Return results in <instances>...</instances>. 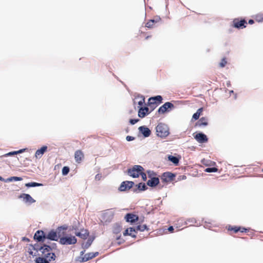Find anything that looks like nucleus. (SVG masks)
Here are the masks:
<instances>
[{"label": "nucleus", "mask_w": 263, "mask_h": 263, "mask_svg": "<svg viewBox=\"0 0 263 263\" xmlns=\"http://www.w3.org/2000/svg\"><path fill=\"white\" fill-rule=\"evenodd\" d=\"M86 259V256L85 255L84 256H79L77 257L76 259V260L80 262H84L87 261Z\"/></svg>", "instance_id": "obj_42"}, {"label": "nucleus", "mask_w": 263, "mask_h": 263, "mask_svg": "<svg viewBox=\"0 0 263 263\" xmlns=\"http://www.w3.org/2000/svg\"><path fill=\"white\" fill-rule=\"evenodd\" d=\"M63 236L60 238L59 242L62 245H74L77 242V238L71 235H67L66 232H62Z\"/></svg>", "instance_id": "obj_3"}, {"label": "nucleus", "mask_w": 263, "mask_h": 263, "mask_svg": "<svg viewBox=\"0 0 263 263\" xmlns=\"http://www.w3.org/2000/svg\"><path fill=\"white\" fill-rule=\"evenodd\" d=\"M140 176H141L142 179L144 181H146L147 180V176L146 173H144V171H142L140 174Z\"/></svg>", "instance_id": "obj_49"}, {"label": "nucleus", "mask_w": 263, "mask_h": 263, "mask_svg": "<svg viewBox=\"0 0 263 263\" xmlns=\"http://www.w3.org/2000/svg\"><path fill=\"white\" fill-rule=\"evenodd\" d=\"M15 155H17L16 151H12L4 155V157H9V156H12Z\"/></svg>", "instance_id": "obj_47"}, {"label": "nucleus", "mask_w": 263, "mask_h": 263, "mask_svg": "<svg viewBox=\"0 0 263 263\" xmlns=\"http://www.w3.org/2000/svg\"><path fill=\"white\" fill-rule=\"evenodd\" d=\"M169 232L172 233L174 232V228L173 227V226H170L168 228V229Z\"/></svg>", "instance_id": "obj_60"}, {"label": "nucleus", "mask_w": 263, "mask_h": 263, "mask_svg": "<svg viewBox=\"0 0 263 263\" xmlns=\"http://www.w3.org/2000/svg\"><path fill=\"white\" fill-rule=\"evenodd\" d=\"M46 233L42 230H37L33 235V239L36 242H41L42 243H44L46 239Z\"/></svg>", "instance_id": "obj_7"}, {"label": "nucleus", "mask_w": 263, "mask_h": 263, "mask_svg": "<svg viewBox=\"0 0 263 263\" xmlns=\"http://www.w3.org/2000/svg\"><path fill=\"white\" fill-rule=\"evenodd\" d=\"M99 253L98 252H90V253H86L85 254V256H86L87 261H88V260L97 257L99 255Z\"/></svg>", "instance_id": "obj_33"}, {"label": "nucleus", "mask_w": 263, "mask_h": 263, "mask_svg": "<svg viewBox=\"0 0 263 263\" xmlns=\"http://www.w3.org/2000/svg\"><path fill=\"white\" fill-rule=\"evenodd\" d=\"M22 240L23 241H27V242H29L30 241V239L26 237H22Z\"/></svg>", "instance_id": "obj_61"}, {"label": "nucleus", "mask_w": 263, "mask_h": 263, "mask_svg": "<svg viewBox=\"0 0 263 263\" xmlns=\"http://www.w3.org/2000/svg\"><path fill=\"white\" fill-rule=\"evenodd\" d=\"M138 116L140 118H143L151 113L149 107L147 106L138 107Z\"/></svg>", "instance_id": "obj_13"}, {"label": "nucleus", "mask_w": 263, "mask_h": 263, "mask_svg": "<svg viewBox=\"0 0 263 263\" xmlns=\"http://www.w3.org/2000/svg\"><path fill=\"white\" fill-rule=\"evenodd\" d=\"M160 183V179L158 177L152 178L149 179L146 182V184L149 187L154 188L157 186L159 185Z\"/></svg>", "instance_id": "obj_18"}, {"label": "nucleus", "mask_w": 263, "mask_h": 263, "mask_svg": "<svg viewBox=\"0 0 263 263\" xmlns=\"http://www.w3.org/2000/svg\"><path fill=\"white\" fill-rule=\"evenodd\" d=\"M175 108L174 105L171 102H166L161 106L157 111L158 114L168 112Z\"/></svg>", "instance_id": "obj_5"}, {"label": "nucleus", "mask_w": 263, "mask_h": 263, "mask_svg": "<svg viewBox=\"0 0 263 263\" xmlns=\"http://www.w3.org/2000/svg\"><path fill=\"white\" fill-rule=\"evenodd\" d=\"M142 171H144L143 166L140 165H135L132 167L127 168V174L133 178H137L140 176Z\"/></svg>", "instance_id": "obj_4"}, {"label": "nucleus", "mask_w": 263, "mask_h": 263, "mask_svg": "<svg viewBox=\"0 0 263 263\" xmlns=\"http://www.w3.org/2000/svg\"><path fill=\"white\" fill-rule=\"evenodd\" d=\"M122 230V226L118 223L114 224L112 228V232L115 234H119Z\"/></svg>", "instance_id": "obj_29"}, {"label": "nucleus", "mask_w": 263, "mask_h": 263, "mask_svg": "<svg viewBox=\"0 0 263 263\" xmlns=\"http://www.w3.org/2000/svg\"><path fill=\"white\" fill-rule=\"evenodd\" d=\"M116 239L118 240H120V241L117 242V244L118 245H120L121 244L123 243L125 241V240L124 239H121V235L118 236H117V238H116Z\"/></svg>", "instance_id": "obj_50"}, {"label": "nucleus", "mask_w": 263, "mask_h": 263, "mask_svg": "<svg viewBox=\"0 0 263 263\" xmlns=\"http://www.w3.org/2000/svg\"><path fill=\"white\" fill-rule=\"evenodd\" d=\"M29 246L32 248L33 250L35 251L37 254H38L39 251L41 252L42 250L45 249V243L39 245L38 242H36L34 245L30 244Z\"/></svg>", "instance_id": "obj_23"}, {"label": "nucleus", "mask_w": 263, "mask_h": 263, "mask_svg": "<svg viewBox=\"0 0 263 263\" xmlns=\"http://www.w3.org/2000/svg\"><path fill=\"white\" fill-rule=\"evenodd\" d=\"M218 171V168L216 167H209L204 170L206 173H216Z\"/></svg>", "instance_id": "obj_39"}, {"label": "nucleus", "mask_w": 263, "mask_h": 263, "mask_svg": "<svg viewBox=\"0 0 263 263\" xmlns=\"http://www.w3.org/2000/svg\"><path fill=\"white\" fill-rule=\"evenodd\" d=\"M135 139V138L134 137L130 136H127L126 137V140L128 142L132 141Z\"/></svg>", "instance_id": "obj_54"}, {"label": "nucleus", "mask_w": 263, "mask_h": 263, "mask_svg": "<svg viewBox=\"0 0 263 263\" xmlns=\"http://www.w3.org/2000/svg\"><path fill=\"white\" fill-rule=\"evenodd\" d=\"M0 180L4 181L5 182H7V181L6 180V179L4 178L1 176H0Z\"/></svg>", "instance_id": "obj_63"}, {"label": "nucleus", "mask_w": 263, "mask_h": 263, "mask_svg": "<svg viewBox=\"0 0 263 263\" xmlns=\"http://www.w3.org/2000/svg\"><path fill=\"white\" fill-rule=\"evenodd\" d=\"M129 230L130 231V233H132L133 232H134L135 233H137V231L136 227H129L128 228Z\"/></svg>", "instance_id": "obj_57"}, {"label": "nucleus", "mask_w": 263, "mask_h": 263, "mask_svg": "<svg viewBox=\"0 0 263 263\" xmlns=\"http://www.w3.org/2000/svg\"><path fill=\"white\" fill-rule=\"evenodd\" d=\"M55 231H56V232L57 233V235L59 236V239L60 240V238L63 236L62 232H61L62 231H59L58 230V228L56 229V230H55Z\"/></svg>", "instance_id": "obj_55"}, {"label": "nucleus", "mask_w": 263, "mask_h": 263, "mask_svg": "<svg viewBox=\"0 0 263 263\" xmlns=\"http://www.w3.org/2000/svg\"><path fill=\"white\" fill-rule=\"evenodd\" d=\"M123 235L124 236H130L133 238H136L137 236L135 234H133L132 233L129 232V229L127 228L123 233Z\"/></svg>", "instance_id": "obj_38"}, {"label": "nucleus", "mask_w": 263, "mask_h": 263, "mask_svg": "<svg viewBox=\"0 0 263 263\" xmlns=\"http://www.w3.org/2000/svg\"><path fill=\"white\" fill-rule=\"evenodd\" d=\"M114 217V213L112 212L108 211L102 215V219L105 223H109Z\"/></svg>", "instance_id": "obj_20"}, {"label": "nucleus", "mask_w": 263, "mask_h": 263, "mask_svg": "<svg viewBox=\"0 0 263 263\" xmlns=\"http://www.w3.org/2000/svg\"><path fill=\"white\" fill-rule=\"evenodd\" d=\"M176 176L175 173L166 172L162 174L161 176V179L162 182L164 183H168L174 181Z\"/></svg>", "instance_id": "obj_8"}, {"label": "nucleus", "mask_w": 263, "mask_h": 263, "mask_svg": "<svg viewBox=\"0 0 263 263\" xmlns=\"http://www.w3.org/2000/svg\"><path fill=\"white\" fill-rule=\"evenodd\" d=\"M156 132L157 136L162 138H165L170 134L169 127L165 123H159L156 127Z\"/></svg>", "instance_id": "obj_2"}, {"label": "nucleus", "mask_w": 263, "mask_h": 263, "mask_svg": "<svg viewBox=\"0 0 263 263\" xmlns=\"http://www.w3.org/2000/svg\"><path fill=\"white\" fill-rule=\"evenodd\" d=\"M27 149V148H22V149H20L18 151H16L17 154H22V153L25 152Z\"/></svg>", "instance_id": "obj_56"}, {"label": "nucleus", "mask_w": 263, "mask_h": 263, "mask_svg": "<svg viewBox=\"0 0 263 263\" xmlns=\"http://www.w3.org/2000/svg\"><path fill=\"white\" fill-rule=\"evenodd\" d=\"M161 18L159 16H156L154 18L151 19L146 23L145 24V27L148 28H151L153 27L154 23H156L160 21Z\"/></svg>", "instance_id": "obj_25"}, {"label": "nucleus", "mask_w": 263, "mask_h": 263, "mask_svg": "<svg viewBox=\"0 0 263 263\" xmlns=\"http://www.w3.org/2000/svg\"><path fill=\"white\" fill-rule=\"evenodd\" d=\"M72 229L74 230H78V227L77 226H72Z\"/></svg>", "instance_id": "obj_64"}, {"label": "nucleus", "mask_w": 263, "mask_h": 263, "mask_svg": "<svg viewBox=\"0 0 263 263\" xmlns=\"http://www.w3.org/2000/svg\"><path fill=\"white\" fill-rule=\"evenodd\" d=\"M19 198H23L24 202L26 203H29V204H31L35 202V200L29 194H21L20 195Z\"/></svg>", "instance_id": "obj_17"}, {"label": "nucleus", "mask_w": 263, "mask_h": 263, "mask_svg": "<svg viewBox=\"0 0 263 263\" xmlns=\"http://www.w3.org/2000/svg\"><path fill=\"white\" fill-rule=\"evenodd\" d=\"M163 98L160 95L151 97L148 99V104H157V105L162 103Z\"/></svg>", "instance_id": "obj_16"}, {"label": "nucleus", "mask_w": 263, "mask_h": 263, "mask_svg": "<svg viewBox=\"0 0 263 263\" xmlns=\"http://www.w3.org/2000/svg\"><path fill=\"white\" fill-rule=\"evenodd\" d=\"M240 226H229V227L228 228V230L229 231H232L235 233H237V232H238L239 231V230H240Z\"/></svg>", "instance_id": "obj_37"}, {"label": "nucleus", "mask_w": 263, "mask_h": 263, "mask_svg": "<svg viewBox=\"0 0 263 263\" xmlns=\"http://www.w3.org/2000/svg\"><path fill=\"white\" fill-rule=\"evenodd\" d=\"M209 123L208 122V118L205 117H202L199 120L196 122L195 124V127L206 126Z\"/></svg>", "instance_id": "obj_24"}, {"label": "nucleus", "mask_w": 263, "mask_h": 263, "mask_svg": "<svg viewBox=\"0 0 263 263\" xmlns=\"http://www.w3.org/2000/svg\"><path fill=\"white\" fill-rule=\"evenodd\" d=\"M147 106H149V109L151 108L150 111L151 112L152 111H153L157 107V106L158 105L157 104H155L153 105V104H150V103L149 104L147 103Z\"/></svg>", "instance_id": "obj_51"}, {"label": "nucleus", "mask_w": 263, "mask_h": 263, "mask_svg": "<svg viewBox=\"0 0 263 263\" xmlns=\"http://www.w3.org/2000/svg\"><path fill=\"white\" fill-rule=\"evenodd\" d=\"M68 229V226L66 224H64L58 227V230L59 231H66Z\"/></svg>", "instance_id": "obj_46"}, {"label": "nucleus", "mask_w": 263, "mask_h": 263, "mask_svg": "<svg viewBox=\"0 0 263 263\" xmlns=\"http://www.w3.org/2000/svg\"><path fill=\"white\" fill-rule=\"evenodd\" d=\"M186 179V176L185 175H184L179 176V178H178V179L179 180H185Z\"/></svg>", "instance_id": "obj_58"}, {"label": "nucleus", "mask_w": 263, "mask_h": 263, "mask_svg": "<svg viewBox=\"0 0 263 263\" xmlns=\"http://www.w3.org/2000/svg\"><path fill=\"white\" fill-rule=\"evenodd\" d=\"M255 20L258 22H263V14H258L255 16Z\"/></svg>", "instance_id": "obj_43"}, {"label": "nucleus", "mask_w": 263, "mask_h": 263, "mask_svg": "<svg viewBox=\"0 0 263 263\" xmlns=\"http://www.w3.org/2000/svg\"><path fill=\"white\" fill-rule=\"evenodd\" d=\"M95 236H90L88 238V239H87L85 244L82 245V248H84V249H88L91 245V244H92V242L93 241V240H95Z\"/></svg>", "instance_id": "obj_27"}, {"label": "nucleus", "mask_w": 263, "mask_h": 263, "mask_svg": "<svg viewBox=\"0 0 263 263\" xmlns=\"http://www.w3.org/2000/svg\"><path fill=\"white\" fill-rule=\"evenodd\" d=\"M140 120L139 119H130L129 122L131 125H134L138 122H139Z\"/></svg>", "instance_id": "obj_48"}, {"label": "nucleus", "mask_w": 263, "mask_h": 263, "mask_svg": "<svg viewBox=\"0 0 263 263\" xmlns=\"http://www.w3.org/2000/svg\"><path fill=\"white\" fill-rule=\"evenodd\" d=\"M248 23L250 25H252L254 23V21L253 19L249 20Z\"/></svg>", "instance_id": "obj_62"}, {"label": "nucleus", "mask_w": 263, "mask_h": 263, "mask_svg": "<svg viewBox=\"0 0 263 263\" xmlns=\"http://www.w3.org/2000/svg\"><path fill=\"white\" fill-rule=\"evenodd\" d=\"M138 97H140L141 99L138 101V104L139 106L138 107H144L145 105V98L144 96L141 95L140 96H138Z\"/></svg>", "instance_id": "obj_41"}, {"label": "nucleus", "mask_w": 263, "mask_h": 263, "mask_svg": "<svg viewBox=\"0 0 263 263\" xmlns=\"http://www.w3.org/2000/svg\"><path fill=\"white\" fill-rule=\"evenodd\" d=\"M42 186H43V184L42 183L36 182H30L25 184V186H26L28 188L39 187Z\"/></svg>", "instance_id": "obj_30"}, {"label": "nucleus", "mask_w": 263, "mask_h": 263, "mask_svg": "<svg viewBox=\"0 0 263 263\" xmlns=\"http://www.w3.org/2000/svg\"><path fill=\"white\" fill-rule=\"evenodd\" d=\"M84 157L83 152L81 150L76 151L74 154V158L77 162L80 163Z\"/></svg>", "instance_id": "obj_26"}, {"label": "nucleus", "mask_w": 263, "mask_h": 263, "mask_svg": "<svg viewBox=\"0 0 263 263\" xmlns=\"http://www.w3.org/2000/svg\"><path fill=\"white\" fill-rule=\"evenodd\" d=\"M197 221L195 218H188L186 221H185V224H187L188 223H196Z\"/></svg>", "instance_id": "obj_44"}, {"label": "nucleus", "mask_w": 263, "mask_h": 263, "mask_svg": "<svg viewBox=\"0 0 263 263\" xmlns=\"http://www.w3.org/2000/svg\"><path fill=\"white\" fill-rule=\"evenodd\" d=\"M201 163L203 165H204L206 166H213V165H216V163L215 162L212 161L210 160H208V159H202Z\"/></svg>", "instance_id": "obj_34"}, {"label": "nucleus", "mask_w": 263, "mask_h": 263, "mask_svg": "<svg viewBox=\"0 0 263 263\" xmlns=\"http://www.w3.org/2000/svg\"><path fill=\"white\" fill-rule=\"evenodd\" d=\"M194 139L199 143H204L208 141L207 136L202 132L194 133L193 134Z\"/></svg>", "instance_id": "obj_9"}, {"label": "nucleus", "mask_w": 263, "mask_h": 263, "mask_svg": "<svg viewBox=\"0 0 263 263\" xmlns=\"http://www.w3.org/2000/svg\"><path fill=\"white\" fill-rule=\"evenodd\" d=\"M233 26L238 29H243L246 27L247 22L245 18L239 20V18L234 19Z\"/></svg>", "instance_id": "obj_10"}, {"label": "nucleus", "mask_w": 263, "mask_h": 263, "mask_svg": "<svg viewBox=\"0 0 263 263\" xmlns=\"http://www.w3.org/2000/svg\"><path fill=\"white\" fill-rule=\"evenodd\" d=\"M203 110V107H200V108H198L197 110V111H196V112H195L193 114V115L192 116V120L196 121V120H198L199 119V117H200V115H201Z\"/></svg>", "instance_id": "obj_28"}, {"label": "nucleus", "mask_w": 263, "mask_h": 263, "mask_svg": "<svg viewBox=\"0 0 263 263\" xmlns=\"http://www.w3.org/2000/svg\"><path fill=\"white\" fill-rule=\"evenodd\" d=\"M57 248V245L54 242L51 243L50 245H48L45 243V248L47 249V250H50L52 252L53 250H56Z\"/></svg>", "instance_id": "obj_32"}, {"label": "nucleus", "mask_w": 263, "mask_h": 263, "mask_svg": "<svg viewBox=\"0 0 263 263\" xmlns=\"http://www.w3.org/2000/svg\"><path fill=\"white\" fill-rule=\"evenodd\" d=\"M28 253L29 254V255H32L33 257H34V256H37V254L36 253H33V251H32V248L31 249H29V250L28 251Z\"/></svg>", "instance_id": "obj_52"}, {"label": "nucleus", "mask_w": 263, "mask_h": 263, "mask_svg": "<svg viewBox=\"0 0 263 263\" xmlns=\"http://www.w3.org/2000/svg\"><path fill=\"white\" fill-rule=\"evenodd\" d=\"M146 174H147V177L149 179L158 177L157 173L152 170H147Z\"/></svg>", "instance_id": "obj_35"}, {"label": "nucleus", "mask_w": 263, "mask_h": 263, "mask_svg": "<svg viewBox=\"0 0 263 263\" xmlns=\"http://www.w3.org/2000/svg\"><path fill=\"white\" fill-rule=\"evenodd\" d=\"M101 177H102V175H101V174H97L96 175V176H95V178H96V179L98 180H100V179L101 178Z\"/></svg>", "instance_id": "obj_59"}, {"label": "nucleus", "mask_w": 263, "mask_h": 263, "mask_svg": "<svg viewBox=\"0 0 263 263\" xmlns=\"http://www.w3.org/2000/svg\"><path fill=\"white\" fill-rule=\"evenodd\" d=\"M75 235L77 236H78L84 240H85L87 238V237L89 236V233L87 229H81V232H76Z\"/></svg>", "instance_id": "obj_22"}, {"label": "nucleus", "mask_w": 263, "mask_h": 263, "mask_svg": "<svg viewBox=\"0 0 263 263\" xmlns=\"http://www.w3.org/2000/svg\"><path fill=\"white\" fill-rule=\"evenodd\" d=\"M48 147L46 145H43L41 148L37 149L35 153L34 157L36 159H40L43 155L47 151Z\"/></svg>", "instance_id": "obj_19"}, {"label": "nucleus", "mask_w": 263, "mask_h": 263, "mask_svg": "<svg viewBox=\"0 0 263 263\" xmlns=\"http://www.w3.org/2000/svg\"><path fill=\"white\" fill-rule=\"evenodd\" d=\"M136 229L137 231H139L140 232H144V231H148L149 230V228L146 224L143 225H138L136 227Z\"/></svg>", "instance_id": "obj_31"}, {"label": "nucleus", "mask_w": 263, "mask_h": 263, "mask_svg": "<svg viewBox=\"0 0 263 263\" xmlns=\"http://www.w3.org/2000/svg\"><path fill=\"white\" fill-rule=\"evenodd\" d=\"M70 171V168L67 166H64L62 169V174L63 176L67 175Z\"/></svg>", "instance_id": "obj_40"}, {"label": "nucleus", "mask_w": 263, "mask_h": 263, "mask_svg": "<svg viewBox=\"0 0 263 263\" xmlns=\"http://www.w3.org/2000/svg\"><path fill=\"white\" fill-rule=\"evenodd\" d=\"M23 180V178L21 177H17V176H13L10 177L6 179V180L7 181V182H11L13 181H19Z\"/></svg>", "instance_id": "obj_36"}, {"label": "nucleus", "mask_w": 263, "mask_h": 263, "mask_svg": "<svg viewBox=\"0 0 263 263\" xmlns=\"http://www.w3.org/2000/svg\"><path fill=\"white\" fill-rule=\"evenodd\" d=\"M148 189L147 185L144 182H140L138 184H135L134 188L132 190L133 193H138L141 192H143L147 190Z\"/></svg>", "instance_id": "obj_12"}, {"label": "nucleus", "mask_w": 263, "mask_h": 263, "mask_svg": "<svg viewBox=\"0 0 263 263\" xmlns=\"http://www.w3.org/2000/svg\"><path fill=\"white\" fill-rule=\"evenodd\" d=\"M240 230H239L241 232H247L249 231L250 228H246L245 227H242L240 226Z\"/></svg>", "instance_id": "obj_53"}, {"label": "nucleus", "mask_w": 263, "mask_h": 263, "mask_svg": "<svg viewBox=\"0 0 263 263\" xmlns=\"http://www.w3.org/2000/svg\"><path fill=\"white\" fill-rule=\"evenodd\" d=\"M46 239L50 241H58L59 236L57 235V233L54 229L50 230L46 235Z\"/></svg>", "instance_id": "obj_14"}, {"label": "nucleus", "mask_w": 263, "mask_h": 263, "mask_svg": "<svg viewBox=\"0 0 263 263\" xmlns=\"http://www.w3.org/2000/svg\"><path fill=\"white\" fill-rule=\"evenodd\" d=\"M135 186V182L132 181H124L121 182L120 186L118 188V190L120 192H127L129 190L134 188Z\"/></svg>", "instance_id": "obj_6"}, {"label": "nucleus", "mask_w": 263, "mask_h": 263, "mask_svg": "<svg viewBox=\"0 0 263 263\" xmlns=\"http://www.w3.org/2000/svg\"><path fill=\"white\" fill-rule=\"evenodd\" d=\"M227 63V62L226 59L225 58H223V59H222L221 62L219 63V66L220 67L223 68L226 66Z\"/></svg>", "instance_id": "obj_45"}, {"label": "nucleus", "mask_w": 263, "mask_h": 263, "mask_svg": "<svg viewBox=\"0 0 263 263\" xmlns=\"http://www.w3.org/2000/svg\"><path fill=\"white\" fill-rule=\"evenodd\" d=\"M181 157L180 155L173 156L169 155L167 156L168 161L171 162L173 163L175 166H178L179 163V161L181 159Z\"/></svg>", "instance_id": "obj_21"}, {"label": "nucleus", "mask_w": 263, "mask_h": 263, "mask_svg": "<svg viewBox=\"0 0 263 263\" xmlns=\"http://www.w3.org/2000/svg\"><path fill=\"white\" fill-rule=\"evenodd\" d=\"M139 133L141 134L144 138L149 137L152 134L151 129L145 125H142L138 128Z\"/></svg>", "instance_id": "obj_15"}, {"label": "nucleus", "mask_w": 263, "mask_h": 263, "mask_svg": "<svg viewBox=\"0 0 263 263\" xmlns=\"http://www.w3.org/2000/svg\"><path fill=\"white\" fill-rule=\"evenodd\" d=\"M124 219L127 222H129L131 224L135 223L139 220V216L132 213H127L124 217Z\"/></svg>", "instance_id": "obj_11"}, {"label": "nucleus", "mask_w": 263, "mask_h": 263, "mask_svg": "<svg viewBox=\"0 0 263 263\" xmlns=\"http://www.w3.org/2000/svg\"><path fill=\"white\" fill-rule=\"evenodd\" d=\"M46 250L47 249H45L42 251L41 255L37 254V256L34 260V263H51V261L55 260L57 258L55 253Z\"/></svg>", "instance_id": "obj_1"}]
</instances>
